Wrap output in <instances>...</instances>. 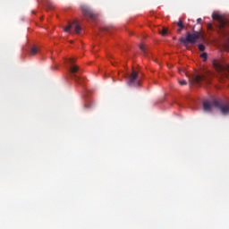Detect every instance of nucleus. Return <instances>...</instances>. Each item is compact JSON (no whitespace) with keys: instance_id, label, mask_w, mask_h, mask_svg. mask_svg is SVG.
I'll list each match as a JSON object with an SVG mask.
<instances>
[{"instance_id":"nucleus-16","label":"nucleus","mask_w":229,"mask_h":229,"mask_svg":"<svg viewBox=\"0 0 229 229\" xmlns=\"http://www.w3.org/2000/svg\"><path fill=\"white\" fill-rule=\"evenodd\" d=\"M200 56L201 58H204V62H207V53H202Z\"/></svg>"},{"instance_id":"nucleus-4","label":"nucleus","mask_w":229,"mask_h":229,"mask_svg":"<svg viewBox=\"0 0 229 229\" xmlns=\"http://www.w3.org/2000/svg\"><path fill=\"white\" fill-rule=\"evenodd\" d=\"M213 67L216 71L220 74V76H224V78H228L229 74V65L223 63L221 64L218 61L213 62Z\"/></svg>"},{"instance_id":"nucleus-5","label":"nucleus","mask_w":229,"mask_h":229,"mask_svg":"<svg viewBox=\"0 0 229 229\" xmlns=\"http://www.w3.org/2000/svg\"><path fill=\"white\" fill-rule=\"evenodd\" d=\"M129 87H140V79L139 78V72L132 71L129 81L127 82Z\"/></svg>"},{"instance_id":"nucleus-1","label":"nucleus","mask_w":229,"mask_h":229,"mask_svg":"<svg viewBox=\"0 0 229 229\" xmlns=\"http://www.w3.org/2000/svg\"><path fill=\"white\" fill-rule=\"evenodd\" d=\"M198 40H199V32H195V33L187 32L185 38L182 37L179 38V42H181V44H183L185 47H187L189 44H191V45L196 44Z\"/></svg>"},{"instance_id":"nucleus-15","label":"nucleus","mask_w":229,"mask_h":229,"mask_svg":"<svg viewBox=\"0 0 229 229\" xmlns=\"http://www.w3.org/2000/svg\"><path fill=\"white\" fill-rule=\"evenodd\" d=\"M199 51H205V49H206L205 45L199 44Z\"/></svg>"},{"instance_id":"nucleus-12","label":"nucleus","mask_w":229,"mask_h":229,"mask_svg":"<svg viewBox=\"0 0 229 229\" xmlns=\"http://www.w3.org/2000/svg\"><path fill=\"white\" fill-rule=\"evenodd\" d=\"M177 26L179 27V29L177 30L178 33H182V30H185V25H183V21H182V19H180L177 22Z\"/></svg>"},{"instance_id":"nucleus-8","label":"nucleus","mask_w":229,"mask_h":229,"mask_svg":"<svg viewBox=\"0 0 229 229\" xmlns=\"http://www.w3.org/2000/svg\"><path fill=\"white\" fill-rule=\"evenodd\" d=\"M72 28H74L75 32L77 34L80 33V31H81V27L78 24V21H74L73 22L70 23L65 29L64 31H69L70 30H72Z\"/></svg>"},{"instance_id":"nucleus-19","label":"nucleus","mask_w":229,"mask_h":229,"mask_svg":"<svg viewBox=\"0 0 229 229\" xmlns=\"http://www.w3.org/2000/svg\"><path fill=\"white\" fill-rule=\"evenodd\" d=\"M162 35H167V29H163Z\"/></svg>"},{"instance_id":"nucleus-6","label":"nucleus","mask_w":229,"mask_h":229,"mask_svg":"<svg viewBox=\"0 0 229 229\" xmlns=\"http://www.w3.org/2000/svg\"><path fill=\"white\" fill-rule=\"evenodd\" d=\"M193 83H197V85H199L201 81H206V83H210V80L207 78V75H195L192 77Z\"/></svg>"},{"instance_id":"nucleus-13","label":"nucleus","mask_w":229,"mask_h":229,"mask_svg":"<svg viewBox=\"0 0 229 229\" xmlns=\"http://www.w3.org/2000/svg\"><path fill=\"white\" fill-rule=\"evenodd\" d=\"M37 53H38V47H37V46L31 47L30 50V56H35V55H37Z\"/></svg>"},{"instance_id":"nucleus-3","label":"nucleus","mask_w":229,"mask_h":229,"mask_svg":"<svg viewBox=\"0 0 229 229\" xmlns=\"http://www.w3.org/2000/svg\"><path fill=\"white\" fill-rule=\"evenodd\" d=\"M213 105L215 108H219L223 115H229V102L221 98L214 99Z\"/></svg>"},{"instance_id":"nucleus-2","label":"nucleus","mask_w":229,"mask_h":229,"mask_svg":"<svg viewBox=\"0 0 229 229\" xmlns=\"http://www.w3.org/2000/svg\"><path fill=\"white\" fill-rule=\"evenodd\" d=\"M68 62L71 65L69 68V74L71 76V79L74 80L76 83L81 84V77L76 75V72L80 71V68L78 67V65L74 64V58H70Z\"/></svg>"},{"instance_id":"nucleus-9","label":"nucleus","mask_w":229,"mask_h":229,"mask_svg":"<svg viewBox=\"0 0 229 229\" xmlns=\"http://www.w3.org/2000/svg\"><path fill=\"white\" fill-rule=\"evenodd\" d=\"M212 19L218 21L220 23V28H225V26H226V21H225V19H223L218 13H213Z\"/></svg>"},{"instance_id":"nucleus-20","label":"nucleus","mask_w":229,"mask_h":229,"mask_svg":"<svg viewBox=\"0 0 229 229\" xmlns=\"http://www.w3.org/2000/svg\"><path fill=\"white\" fill-rule=\"evenodd\" d=\"M201 18H199L198 20H197V22H198V24H200L201 23Z\"/></svg>"},{"instance_id":"nucleus-10","label":"nucleus","mask_w":229,"mask_h":229,"mask_svg":"<svg viewBox=\"0 0 229 229\" xmlns=\"http://www.w3.org/2000/svg\"><path fill=\"white\" fill-rule=\"evenodd\" d=\"M214 100L213 101H205L203 102V108L205 112H212V108H214Z\"/></svg>"},{"instance_id":"nucleus-7","label":"nucleus","mask_w":229,"mask_h":229,"mask_svg":"<svg viewBox=\"0 0 229 229\" xmlns=\"http://www.w3.org/2000/svg\"><path fill=\"white\" fill-rule=\"evenodd\" d=\"M81 12H82L84 17H90V19L94 18V13H92V10H90L88 5L81 4Z\"/></svg>"},{"instance_id":"nucleus-14","label":"nucleus","mask_w":229,"mask_h":229,"mask_svg":"<svg viewBox=\"0 0 229 229\" xmlns=\"http://www.w3.org/2000/svg\"><path fill=\"white\" fill-rule=\"evenodd\" d=\"M140 49L142 51L144 56H148V48L146 47V45H140Z\"/></svg>"},{"instance_id":"nucleus-11","label":"nucleus","mask_w":229,"mask_h":229,"mask_svg":"<svg viewBox=\"0 0 229 229\" xmlns=\"http://www.w3.org/2000/svg\"><path fill=\"white\" fill-rule=\"evenodd\" d=\"M44 6H46L47 10H55V4L53 2L46 0L43 2Z\"/></svg>"},{"instance_id":"nucleus-17","label":"nucleus","mask_w":229,"mask_h":229,"mask_svg":"<svg viewBox=\"0 0 229 229\" xmlns=\"http://www.w3.org/2000/svg\"><path fill=\"white\" fill-rule=\"evenodd\" d=\"M180 85H187V81L182 80V81H179Z\"/></svg>"},{"instance_id":"nucleus-18","label":"nucleus","mask_w":229,"mask_h":229,"mask_svg":"<svg viewBox=\"0 0 229 229\" xmlns=\"http://www.w3.org/2000/svg\"><path fill=\"white\" fill-rule=\"evenodd\" d=\"M100 31H110L108 28H100Z\"/></svg>"}]
</instances>
